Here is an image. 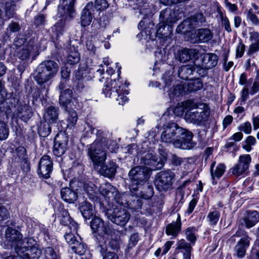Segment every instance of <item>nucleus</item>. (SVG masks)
I'll return each instance as SVG.
<instances>
[{
  "label": "nucleus",
  "mask_w": 259,
  "mask_h": 259,
  "mask_svg": "<svg viewBox=\"0 0 259 259\" xmlns=\"http://www.w3.org/2000/svg\"><path fill=\"white\" fill-rule=\"evenodd\" d=\"M193 134L191 132L180 126L175 122H168L162 128L161 140L166 143H172L179 148L189 149L194 146L192 141Z\"/></svg>",
  "instance_id": "obj_1"
},
{
  "label": "nucleus",
  "mask_w": 259,
  "mask_h": 259,
  "mask_svg": "<svg viewBox=\"0 0 259 259\" xmlns=\"http://www.w3.org/2000/svg\"><path fill=\"white\" fill-rule=\"evenodd\" d=\"M184 107L187 109L185 119L187 122L200 125L206 121L210 114L208 106L203 103H197L191 100L186 101Z\"/></svg>",
  "instance_id": "obj_2"
},
{
  "label": "nucleus",
  "mask_w": 259,
  "mask_h": 259,
  "mask_svg": "<svg viewBox=\"0 0 259 259\" xmlns=\"http://www.w3.org/2000/svg\"><path fill=\"white\" fill-rule=\"evenodd\" d=\"M126 88V85L119 79L110 81L108 79L103 88L102 93L106 97L115 99L119 105H123L128 100L126 96L128 91Z\"/></svg>",
  "instance_id": "obj_3"
},
{
  "label": "nucleus",
  "mask_w": 259,
  "mask_h": 259,
  "mask_svg": "<svg viewBox=\"0 0 259 259\" xmlns=\"http://www.w3.org/2000/svg\"><path fill=\"white\" fill-rule=\"evenodd\" d=\"M4 246L7 249L14 248L15 251L38 250L35 247L29 249V246L25 245V241L23 239L22 234L16 229L8 227L5 231Z\"/></svg>",
  "instance_id": "obj_4"
},
{
  "label": "nucleus",
  "mask_w": 259,
  "mask_h": 259,
  "mask_svg": "<svg viewBox=\"0 0 259 259\" xmlns=\"http://www.w3.org/2000/svg\"><path fill=\"white\" fill-rule=\"evenodd\" d=\"M108 148L106 144V140H95L88 147V155L93 162L95 167L101 166L107 158V149Z\"/></svg>",
  "instance_id": "obj_5"
},
{
  "label": "nucleus",
  "mask_w": 259,
  "mask_h": 259,
  "mask_svg": "<svg viewBox=\"0 0 259 259\" xmlns=\"http://www.w3.org/2000/svg\"><path fill=\"white\" fill-rule=\"evenodd\" d=\"M59 69L58 63L53 60H47L40 63L37 67L35 79L41 84L53 78Z\"/></svg>",
  "instance_id": "obj_6"
},
{
  "label": "nucleus",
  "mask_w": 259,
  "mask_h": 259,
  "mask_svg": "<svg viewBox=\"0 0 259 259\" xmlns=\"http://www.w3.org/2000/svg\"><path fill=\"white\" fill-rule=\"evenodd\" d=\"M91 227L93 232L98 234L96 237L97 245H100V241L102 239L105 243L108 242L111 249H115L117 247V242L115 240L110 241L109 235L107 233L106 227L102 220L98 217H95L91 222Z\"/></svg>",
  "instance_id": "obj_7"
},
{
  "label": "nucleus",
  "mask_w": 259,
  "mask_h": 259,
  "mask_svg": "<svg viewBox=\"0 0 259 259\" xmlns=\"http://www.w3.org/2000/svg\"><path fill=\"white\" fill-rule=\"evenodd\" d=\"M99 191L108 202H115L119 204L126 203L122 201L124 195L120 193L117 189L109 183L102 184L100 186Z\"/></svg>",
  "instance_id": "obj_8"
},
{
  "label": "nucleus",
  "mask_w": 259,
  "mask_h": 259,
  "mask_svg": "<svg viewBox=\"0 0 259 259\" xmlns=\"http://www.w3.org/2000/svg\"><path fill=\"white\" fill-rule=\"evenodd\" d=\"M119 205L113 209L108 210L106 214L113 223L123 226L129 221L131 215L126 209Z\"/></svg>",
  "instance_id": "obj_9"
},
{
  "label": "nucleus",
  "mask_w": 259,
  "mask_h": 259,
  "mask_svg": "<svg viewBox=\"0 0 259 259\" xmlns=\"http://www.w3.org/2000/svg\"><path fill=\"white\" fill-rule=\"evenodd\" d=\"M150 169L146 166H137L133 168L128 173V176L133 184L138 186L147 181L150 177Z\"/></svg>",
  "instance_id": "obj_10"
},
{
  "label": "nucleus",
  "mask_w": 259,
  "mask_h": 259,
  "mask_svg": "<svg viewBox=\"0 0 259 259\" xmlns=\"http://www.w3.org/2000/svg\"><path fill=\"white\" fill-rule=\"evenodd\" d=\"M174 175L170 171L160 172L155 181V185L159 191H166L171 189Z\"/></svg>",
  "instance_id": "obj_11"
},
{
  "label": "nucleus",
  "mask_w": 259,
  "mask_h": 259,
  "mask_svg": "<svg viewBox=\"0 0 259 259\" xmlns=\"http://www.w3.org/2000/svg\"><path fill=\"white\" fill-rule=\"evenodd\" d=\"M76 0H63L58 8V15L61 20L69 22L74 17L75 11L74 8Z\"/></svg>",
  "instance_id": "obj_12"
},
{
  "label": "nucleus",
  "mask_w": 259,
  "mask_h": 259,
  "mask_svg": "<svg viewBox=\"0 0 259 259\" xmlns=\"http://www.w3.org/2000/svg\"><path fill=\"white\" fill-rule=\"evenodd\" d=\"M72 91L69 89L60 92L59 104L65 110L72 109L73 106H75L76 109H78L79 107V105L75 100L73 101H72Z\"/></svg>",
  "instance_id": "obj_13"
},
{
  "label": "nucleus",
  "mask_w": 259,
  "mask_h": 259,
  "mask_svg": "<svg viewBox=\"0 0 259 259\" xmlns=\"http://www.w3.org/2000/svg\"><path fill=\"white\" fill-rule=\"evenodd\" d=\"M251 161V158L250 155H240L238 163L232 168V174L237 176L241 175L248 169Z\"/></svg>",
  "instance_id": "obj_14"
},
{
  "label": "nucleus",
  "mask_w": 259,
  "mask_h": 259,
  "mask_svg": "<svg viewBox=\"0 0 259 259\" xmlns=\"http://www.w3.org/2000/svg\"><path fill=\"white\" fill-rule=\"evenodd\" d=\"M53 161L47 155H44L40 159L37 172L43 178L48 179L53 169Z\"/></svg>",
  "instance_id": "obj_15"
},
{
  "label": "nucleus",
  "mask_w": 259,
  "mask_h": 259,
  "mask_svg": "<svg viewBox=\"0 0 259 259\" xmlns=\"http://www.w3.org/2000/svg\"><path fill=\"white\" fill-rule=\"evenodd\" d=\"M213 37L211 30L208 28L198 29L192 34L191 41L193 43L206 42Z\"/></svg>",
  "instance_id": "obj_16"
},
{
  "label": "nucleus",
  "mask_w": 259,
  "mask_h": 259,
  "mask_svg": "<svg viewBox=\"0 0 259 259\" xmlns=\"http://www.w3.org/2000/svg\"><path fill=\"white\" fill-rule=\"evenodd\" d=\"M68 144V139L64 135H57L55 138V144L54 146L53 153L57 156H61L63 155L66 149Z\"/></svg>",
  "instance_id": "obj_17"
},
{
  "label": "nucleus",
  "mask_w": 259,
  "mask_h": 259,
  "mask_svg": "<svg viewBox=\"0 0 259 259\" xmlns=\"http://www.w3.org/2000/svg\"><path fill=\"white\" fill-rule=\"evenodd\" d=\"M168 15V13L165 11L161 13V17L162 20L165 22H169V24L173 21L172 18L170 17V11H169V19L166 16ZM172 31V26L169 25H161L157 30V33L160 35L161 37H166L170 36Z\"/></svg>",
  "instance_id": "obj_18"
},
{
  "label": "nucleus",
  "mask_w": 259,
  "mask_h": 259,
  "mask_svg": "<svg viewBox=\"0 0 259 259\" xmlns=\"http://www.w3.org/2000/svg\"><path fill=\"white\" fill-rule=\"evenodd\" d=\"M199 51L196 49H184L179 51L177 58L181 62H186L198 57Z\"/></svg>",
  "instance_id": "obj_19"
},
{
  "label": "nucleus",
  "mask_w": 259,
  "mask_h": 259,
  "mask_svg": "<svg viewBox=\"0 0 259 259\" xmlns=\"http://www.w3.org/2000/svg\"><path fill=\"white\" fill-rule=\"evenodd\" d=\"M218 56L214 53H205L203 55L201 60V68L209 69L215 67L218 63Z\"/></svg>",
  "instance_id": "obj_20"
},
{
  "label": "nucleus",
  "mask_w": 259,
  "mask_h": 259,
  "mask_svg": "<svg viewBox=\"0 0 259 259\" xmlns=\"http://www.w3.org/2000/svg\"><path fill=\"white\" fill-rule=\"evenodd\" d=\"M182 223L181 216L178 214L176 221L168 224L165 229V233L167 235L171 236V238H176L181 230Z\"/></svg>",
  "instance_id": "obj_21"
},
{
  "label": "nucleus",
  "mask_w": 259,
  "mask_h": 259,
  "mask_svg": "<svg viewBox=\"0 0 259 259\" xmlns=\"http://www.w3.org/2000/svg\"><path fill=\"white\" fill-rule=\"evenodd\" d=\"M191 243H189L184 239L179 240L177 244V249L178 253L182 254V259H191L192 246Z\"/></svg>",
  "instance_id": "obj_22"
},
{
  "label": "nucleus",
  "mask_w": 259,
  "mask_h": 259,
  "mask_svg": "<svg viewBox=\"0 0 259 259\" xmlns=\"http://www.w3.org/2000/svg\"><path fill=\"white\" fill-rule=\"evenodd\" d=\"M108 243H105L103 239L100 241V245H97V249L100 252L103 259H119L118 255L114 252H107Z\"/></svg>",
  "instance_id": "obj_23"
},
{
  "label": "nucleus",
  "mask_w": 259,
  "mask_h": 259,
  "mask_svg": "<svg viewBox=\"0 0 259 259\" xmlns=\"http://www.w3.org/2000/svg\"><path fill=\"white\" fill-rule=\"evenodd\" d=\"M215 161H213L211 164L210 168V175L212 180V183L213 184L216 183V182H214L215 179L220 178L223 176L226 170V166L224 164L219 163L217 165H215Z\"/></svg>",
  "instance_id": "obj_24"
},
{
  "label": "nucleus",
  "mask_w": 259,
  "mask_h": 259,
  "mask_svg": "<svg viewBox=\"0 0 259 259\" xmlns=\"http://www.w3.org/2000/svg\"><path fill=\"white\" fill-rule=\"evenodd\" d=\"M93 5L88 4L83 9L81 15V24L82 26L85 27L89 25L92 20V12Z\"/></svg>",
  "instance_id": "obj_25"
},
{
  "label": "nucleus",
  "mask_w": 259,
  "mask_h": 259,
  "mask_svg": "<svg viewBox=\"0 0 259 259\" xmlns=\"http://www.w3.org/2000/svg\"><path fill=\"white\" fill-rule=\"evenodd\" d=\"M101 166L100 172L102 175L108 178H111L115 175L117 165L114 162L110 161Z\"/></svg>",
  "instance_id": "obj_26"
},
{
  "label": "nucleus",
  "mask_w": 259,
  "mask_h": 259,
  "mask_svg": "<svg viewBox=\"0 0 259 259\" xmlns=\"http://www.w3.org/2000/svg\"><path fill=\"white\" fill-rule=\"evenodd\" d=\"M58 116V108L53 106H49L46 110L44 115L45 120L51 123L56 122Z\"/></svg>",
  "instance_id": "obj_27"
},
{
  "label": "nucleus",
  "mask_w": 259,
  "mask_h": 259,
  "mask_svg": "<svg viewBox=\"0 0 259 259\" xmlns=\"http://www.w3.org/2000/svg\"><path fill=\"white\" fill-rule=\"evenodd\" d=\"M243 220L247 228L254 226L259 221V213L255 210L247 211Z\"/></svg>",
  "instance_id": "obj_28"
},
{
  "label": "nucleus",
  "mask_w": 259,
  "mask_h": 259,
  "mask_svg": "<svg viewBox=\"0 0 259 259\" xmlns=\"http://www.w3.org/2000/svg\"><path fill=\"white\" fill-rule=\"evenodd\" d=\"M33 49V46L28 44L26 46H23L22 48H17L16 51V55L19 59L26 61L29 59L30 55Z\"/></svg>",
  "instance_id": "obj_29"
},
{
  "label": "nucleus",
  "mask_w": 259,
  "mask_h": 259,
  "mask_svg": "<svg viewBox=\"0 0 259 259\" xmlns=\"http://www.w3.org/2000/svg\"><path fill=\"white\" fill-rule=\"evenodd\" d=\"M60 193L62 199L69 203L75 201L78 197L76 192L67 187L63 188Z\"/></svg>",
  "instance_id": "obj_30"
},
{
  "label": "nucleus",
  "mask_w": 259,
  "mask_h": 259,
  "mask_svg": "<svg viewBox=\"0 0 259 259\" xmlns=\"http://www.w3.org/2000/svg\"><path fill=\"white\" fill-rule=\"evenodd\" d=\"M141 162L146 165L151 166V168H149L150 170L151 169H155L159 165L157 156L151 153L146 154L142 158Z\"/></svg>",
  "instance_id": "obj_31"
},
{
  "label": "nucleus",
  "mask_w": 259,
  "mask_h": 259,
  "mask_svg": "<svg viewBox=\"0 0 259 259\" xmlns=\"http://www.w3.org/2000/svg\"><path fill=\"white\" fill-rule=\"evenodd\" d=\"M250 238L246 236L241 238L235 246V249L237 252V256L239 257H242L245 253L246 248L249 246L250 243Z\"/></svg>",
  "instance_id": "obj_32"
},
{
  "label": "nucleus",
  "mask_w": 259,
  "mask_h": 259,
  "mask_svg": "<svg viewBox=\"0 0 259 259\" xmlns=\"http://www.w3.org/2000/svg\"><path fill=\"white\" fill-rule=\"evenodd\" d=\"M79 209L85 219H90L94 215L93 207L92 205L87 201L80 203Z\"/></svg>",
  "instance_id": "obj_33"
},
{
  "label": "nucleus",
  "mask_w": 259,
  "mask_h": 259,
  "mask_svg": "<svg viewBox=\"0 0 259 259\" xmlns=\"http://www.w3.org/2000/svg\"><path fill=\"white\" fill-rule=\"evenodd\" d=\"M6 20L13 18L15 15L16 4L12 0H8L5 4Z\"/></svg>",
  "instance_id": "obj_34"
},
{
  "label": "nucleus",
  "mask_w": 259,
  "mask_h": 259,
  "mask_svg": "<svg viewBox=\"0 0 259 259\" xmlns=\"http://www.w3.org/2000/svg\"><path fill=\"white\" fill-rule=\"evenodd\" d=\"M202 87L203 83L199 78L189 81L187 83H186L185 87L187 88L188 93L196 92L200 90Z\"/></svg>",
  "instance_id": "obj_35"
},
{
  "label": "nucleus",
  "mask_w": 259,
  "mask_h": 259,
  "mask_svg": "<svg viewBox=\"0 0 259 259\" xmlns=\"http://www.w3.org/2000/svg\"><path fill=\"white\" fill-rule=\"evenodd\" d=\"M195 69V67L189 65L182 66L178 70L179 76L183 79H187L189 76L193 74Z\"/></svg>",
  "instance_id": "obj_36"
},
{
  "label": "nucleus",
  "mask_w": 259,
  "mask_h": 259,
  "mask_svg": "<svg viewBox=\"0 0 259 259\" xmlns=\"http://www.w3.org/2000/svg\"><path fill=\"white\" fill-rule=\"evenodd\" d=\"M18 116L22 120L26 121L31 116V112L27 106L24 105L18 109Z\"/></svg>",
  "instance_id": "obj_37"
},
{
  "label": "nucleus",
  "mask_w": 259,
  "mask_h": 259,
  "mask_svg": "<svg viewBox=\"0 0 259 259\" xmlns=\"http://www.w3.org/2000/svg\"><path fill=\"white\" fill-rule=\"evenodd\" d=\"M220 218V212L216 210L209 212L207 215L206 219L209 224L211 226L215 225Z\"/></svg>",
  "instance_id": "obj_38"
},
{
  "label": "nucleus",
  "mask_w": 259,
  "mask_h": 259,
  "mask_svg": "<svg viewBox=\"0 0 259 259\" xmlns=\"http://www.w3.org/2000/svg\"><path fill=\"white\" fill-rule=\"evenodd\" d=\"M78 238L79 241L76 242L74 245L71 246V249L72 251L75 253L82 255L84 254L86 251V246L83 243L81 242L80 238Z\"/></svg>",
  "instance_id": "obj_39"
},
{
  "label": "nucleus",
  "mask_w": 259,
  "mask_h": 259,
  "mask_svg": "<svg viewBox=\"0 0 259 259\" xmlns=\"http://www.w3.org/2000/svg\"><path fill=\"white\" fill-rule=\"evenodd\" d=\"M196 232V229L194 227H189L185 231L186 237L192 245L195 244L196 240V236L195 235Z\"/></svg>",
  "instance_id": "obj_40"
},
{
  "label": "nucleus",
  "mask_w": 259,
  "mask_h": 259,
  "mask_svg": "<svg viewBox=\"0 0 259 259\" xmlns=\"http://www.w3.org/2000/svg\"><path fill=\"white\" fill-rule=\"evenodd\" d=\"M74 109H75V107L72 109L66 110L68 112V116L67 117L68 125H74L77 120V115Z\"/></svg>",
  "instance_id": "obj_41"
},
{
  "label": "nucleus",
  "mask_w": 259,
  "mask_h": 259,
  "mask_svg": "<svg viewBox=\"0 0 259 259\" xmlns=\"http://www.w3.org/2000/svg\"><path fill=\"white\" fill-rule=\"evenodd\" d=\"M83 188L89 195V198L93 199L96 195L95 185L92 183H85L84 184Z\"/></svg>",
  "instance_id": "obj_42"
},
{
  "label": "nucleus",
  "mask_w": 259,
  "mask_h": 259,
  "mask_svg": "<svg viewBox=\"0 0 259 259\" xmlns=\"http://www.w3.org/2000/svg\"><path fill=\"white\" fill-rule=\"evenodd\" d=\"M49 123L46 121L39 126V133L42 137H47L50 134L51 129Z\"/></svg>",
  "instance_id": "obj_43"
},
{
  "label": "nucleus",
  "mask_w": 259,
  "mask_h": 259,
  "mask_svg": "<svg viewBox=\"0 0 259 259\" xmlns=\"http://www.w3.org/2000/svg\"><path fill=\"white\" fill-rule=\"evenodd\" d=\"M80 57L79 53L77 52H73L70 53L67 56V62L69 64L73 65L78 63Z\"/></svg>",
  "instance_id": "obj_44"
},
{
  "label": "nucleus",
  "mask_w": 259,
  "mask_h": 259,
  "mask_svg": "<svg viewBox=\"0 0 259 259\" xmlns=\"http://www.w3.org/2000/svg\"><path fill=\"white\" fill-rule=\"evenodd\" d=\"M67 21H64L63 20H60L59 22H58L53 28V31L56 33L57 36H59L60 34H62L63 32V28Z\"/></svg>",
  "instance_id": "obj_45"
},
{
  "label": "nucleus",
  "mask_w": 259,
  "mask_h": 259,
  "mask_svg": "<svg viewBox=\"0 0 259 259\" xmlns=\"http://www.w3.org/2000/svg\"><path fill=\"white\" fill-rule=\"evenodd\" d=\"M78 237V236H75L74 234L72 233H66L64 235L65 239L70 247L74 245L76 242L79 241Z\"/></svg>",
  "instance_id": "obj_46"
},
{
  "label": "nucleus",
  "mask_w": 259,
  "mask_h": 259,
  "mask_svg": "<svg viewBox=\"0 0 259 259\" xmlns=\"http://www.w3.org/2000/svg\"><path fill=\"white\" fill-rule=\"evenodd\" d=\"M220 17L221 20L222 25L225 27V30L227 32H230L232 31V29L228 18L225 15H224L222 12L220 13Z\"/></svg>",
  "instance_id": "obj_47"
},
{
  "label": "nucleus",
  "mask_w": 259,
  "mask_h": 259,
  "mask_svg": "<svg viewBox=\"0 0 259 259\" xmlns=\"http://www.w3.org/2000/svg\"><path fill=\"white\" fill-rule=\"evenodd\" d=\"M185 87L186 83L177 84L173 90L172 95L179 96L181 94L188 93L187 88Z\"/></svg>",
  "instance_id": "obj_48"
},
{
  "label": "nucleus",
  "mask_w": 259,
  "mask_h": 259,
  "mask_svg": "<svg viewBox=\"0 0 259 259\" xmlns=\"http://www.w3.org/2000/svg\"><path fill=\"white\" fill-rule=\"evenodd\" d=\"M9 135V129L4 122H0V140L6 139Z\"/></svg>",
  "instance_id": "obj_49"
},
{
  "label": "nucleus",
  "mask_w": 259,
  "mask_h": 259,
  "mask_svg": "<svg viewBox=\"0 0 259 259\" xmlns=\"http://www.w3.org/2000/svg\"><path fill=\"white\" fill-rule=\"evenodd\" d=\"M174 77L171 75V73L170 71H168L166 72L162 77V79L163 80L165 86L164 88V90H165L166 88H168L172 81L173 80Z\"/></svg>",
  "instance_id": "obj_50"
},
{
  "label": "nucleus",
  "mask_w": 259,
  "mask_h": 259,
  "mask_svg": "<svg viewBox=\"0 0 259 259\" xmlns=\"http://www.w3.org/2000/svg\"><path fill=\"white\" fill-rule=\"evenodd\" d=\"M10 217V213L8 209L0 203V221L7 220Z\"/></svg>",
  "instance_id": "obj_51"
},
{
  "label": "nucleus",
  "mask_w": 259,
  "mask_h": 259,
  "mask_svg": "<svg viewBox=\"0 0 259 259\" xmlns=\"http://www.w3.org/2000/svg\"><path fill=\"white\" fill-rule=\"evenodd\" d=\"M247 18L254 25L259 24V19L257 16L253 13L251 10H249L247 14Z\"/></svg>",
  "instance_id": "obj_52"
},
{
  "label": "nucleus",
  "mask_w": 259,
  "mask_h": 259,
  "mask_svg": "<svg viewBox=\"0 0 259 259\" xmlns=\"http://www.w3.org/2000/svg\"><path fill=\"white\" fill-rule=\"evenodd\" d=\"M95 7L98 10L103 11L108 8V4L106 0H96Z\"/></svg>",
  "instance_id": "obj_53"
},
{
  "label": "nucleus",
  "mask_w": 259,
  "mask_h": 259,
  "mask_svg": "<svg viewBox=\"0 0 259 259\" xmlns=\"http://www.w3.org/2000/svg\"><path fill=\"white\" fill-rule=\"evenodd\" d=\"M45 253L46 256L50 259H60L55 252L53 248L51 247L47 248L45 251Z\"/></svg>",
  "instance_id": "obj_54"
},
{
  "label": "nucleus",
  "mask_w": 259,
  "mask_h": 259,
  "mask_svg": "<svg viewBox=\"0 0 259 259\" xmlns=\"http://www.w3.org/2000/svg\"><path fill=\"white\" fill-rule=\"evenodd\" d=\"M245 46L242 42H240L236 49V58H241L244 54Z\"/></svg>",
  "instance_id": "obj_55"
},
{
  "label": "nucleus",
  "mask_w": 259,
  "mask_h": 259,
  "mask_svg": "<svg viewBox=\"0 0 259 259\" xmlns=\"http://www.w3.org/2000/svg\"><path fill=\"white\" fill-rule=\"evenodd\" d=\"M239 130L243 132L246 134H249L251 132V125L250 122H245L243 124L240 125Z\"/></svg>",
  "instance_id": "obj_56"
},
{
  "label": "nucleus",
  "mask_w": 259,
  "mask_h": 259,
  "mask_svg": "<svg viewBox=\"0 0 259 259\" xmlns=\"http://www.w3.org/2000/svg\"><path fill=\"white\" fill-rule=\"evenodd\" d=\"M16 151L17 156L20 159H23L25 158L26 150L24 147L22 146L18 147L16 149Z\"/></svg>",
  "instance_id": "obj_57"
},
{
  "label": "nucleus",
  "mask_w": 259,
  "mask_h": 259,
  "mask_svg": "<svg viewBox=\"0 0 259 259\" xmlns=\"http://www.w3.org/2000/svg\"><path fill=\"white\" fill-rule=\"evenodd\" d=\"M26 42V39L23 37H17L14 41V45L17 48H22Z\"/></svg>",
  "instance_id": "obj_58"
},
{
  "label": "nucleus",
  "mask_w": 259,
  "mask_h": 259,
  "mask_svg": "<svg viewBox=\"0 0 259 259\" xmlns=\"http://www.w3.org/2000/svg\"><path fill=\"white\" fill-rule=\"evenodd\" d=\"M259 49V42H252L250 46L248 51V54L251 55L256 52Z\"/></svg>",
  "instance_id": "obj_59"
},
{
  "label": "nucleus",
  "mask_w": 259,
  "mask_h": 259,
  "mask_svg": "<svg viewBox=\"0 0 259 259\" xmlns=\"http://www.w3.org/2000/svg\"><path fill=\"white\" fill-rule=\"evenodd\" d=\"M225 4L226 7L231 12L235 13L237 11V6L235 4H231L228 0H225Z\"/></svg>",
  "instance_id": "obj_60"
},
{
  "label": "nucleus",
  "mask_w": 259,
  "mask_h": 259,
  "mask_svg": "<svg viewBox=\"0 0 259 259\" xmlns=\"http://www.w3.org/2000/svg\"><path fill=\"white\" fill-rule=\"evenodd\" d=\"M7 30L11 32H16L20 30V26L18 23L12 22L9 24Z\"/></svg>",
  "instance_id": "obj_61"
},
{
  "label": "nucleus",
  "mask_w": 259,
  "mask_h": 259,
  "mask_svg": "<svg viewBox=\"0 0 259 259\" xmlns=\"http://www.w3.org/2000/svg\"><path fill=\"white\" fill-rule=\"evenodd\" d=\"M61 73L62 77L66 79L70 76V70L68 67L64 66L62 67Z\"/></svg>",
  "instance_id": "obj_62"
},
{
  "label": "nucleus",
  "mask_w": 259,
  "mask_h": 259,
  "mask_svg": "<svg viewBox=\"0 0 259 259\" xmlns=\"http://www.w3.org/2000/svg\"><path fill=\"white\" fill-rule=\"evenodd\" d=\"M197 201L196 199L194 198L191 200L189 204V208L187 210V212L188 214H190L193 211L196 204Z\"/></svg>",
  "instance_id": "obj_63"
},
{
  "label": "nucleus",
  "mask_w": 259,
  "mask_h": 259,
  "mask_svg": "<svg viewBox=\"0 0 259 259\" xmlns=\"http://www.w3.org/2000/svg\"><path fill=\"white\" fill-rule=\"evenodd\" d=\"M172 163L176 165H179L183 162V159L175 155H172L171 158Z\"/></svg>",
  "instance_id": "obj_64"
}]
</instances>
